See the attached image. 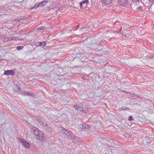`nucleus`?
Segmentation results:
<instances>
[{
  "label": "nucleus",
  "mask_w": 154,
  "mask_h": 154,
  "mask_svg": "<svg viewBox=\"0 0 154 154\" xmlns=\"http://www.w3.org/2000/svg\"><path fill=\"white\" fill-rule=\"evenodd\" d=\"M16 40V37L14 36H11L8 38V40L10 41L12 40Z\"/></svg>",
  "instance_id": "obj_13"
},
{
  "label": "nucleus",
  "mask_w": 154,
  "mask_h": 154,
  "mask_svg": "<svg viewBox=\"0 0 154 154\" xmlns=\"http://www.w3.org/2000/svg\"><path fill=\"white\" fill-rule=\"evenodd\" d=\"M20 142L21 143L22 145L24 146V147L27 148H29L30 147V144L29 143L25 140L20 138Z\"/></svg>",
  "instance_id": "obj_4"
},
{
  "label": "nucleus",
  "mask_w": 154,
  "mask_h": 154,
  "mask_svg": "<svg viewBox=\"0 0 154 154\" xmlns=\"http://www.w3.org/2000/svg\"><path fill=\"white\" fill-rule=\"evenodd\" d=\"M44 128L48 131H50L51 130V128L47 124H45L43 125Z\"/></svg>",
  "instance_id": "obj_9"
},
{
  "label": "nucleus",
  "mask_w": 154,
  "mask_h": 154,
  "mask_svg": "<svg viewBox=\"0 0 154 154\" xmlns=\"http://www.w3.org/2000/svg\"><path fill=\"white\" fill-rule=\"evenodd\" d=\"M22 19H23V20L24 19V18L23 17H21V18H20V19H16V20H15L16 21H20V20H21Z\"/></svg>",
  "instance_id": "obj_19"
},
{
  "label": "nucleus",
  "mask_w": 154,
  "mask_h": 154,
  "mask_svg": "<svg viewBox=\"0 0 154 154\" xmlns=\"http://www.w3.org/2000/svg\"><path fill=\"white\" fill-rule=\"evenodd\" d=\"M36 120L38 122V123L42 125H43V119L42 116L41 115H38L36 117Z\"/></svg>",
  "instance_id": "obj_6"
},
{
  "label": "nucleus",
  "mask_w": 154,
  "mask_h": 154,
  "mask_svg": "<svg viewBox=\"0 0 154 154\" xmlns=\"http://www.w3.org/2000/svg\"><path fill=\"white\" fill-rule=\"evenodd\" d=\"M80 111L81 112H83V110H80Z\"/></svg>",
  "instance_id": "obj_31"
},
{
  "label": "nucleus",
  "mask_w": 154,
  "mask_h": 154,
  "mask_svg": "<svg viewBox=\"0 0 154 154\" xmlns=\"http://www.w3.org/2000/svg\"><path fill=\"white\" fill-rule=\"evenodd\" d=\"M121 109L122 110H125L126 109H129V108H126L125 109H123V108L122 107L121 108Z\"/></svg>",
  "instance_id": "obj_25"
},
{
  "label": "nucleus",
  "mask_w": 154,
  "mask_h": 154,
  "mask_svg": "<svg viewBox=\"0 0 154 154\" xmlns=\"http://www.w3.org/2000/svg\"><path fill=\"white\" fill-rule=\"evenodd\" d=\"M149 3H152L153 2L154 0H149Z\"/></svg>",
  "instance_id": "obj_29"
},
{
  "label": "nucleus",
  "mask_w": 154,
  "mask_h": 154,
  "mask_svg": "<svg viewBox=\"0 0 154 154\" xmlns=\"http://www.w3.org/2000/svg\"><path fill=\"white\" fill-rule=\"evenodd\" d=\"M15 73L13 70H6L4 72V75H14Z\"/></svg>",
  "instance_id": "obj_5"
},
{
  "label": "nucleus",
  "mask_w": 154,
  "mask_h": 154,
  "mask_svg": "<svg viewBox=\"0 0 154 154\" xmlns=\"http://www.w3.org/2000/svg\"><path fill=\"white\" fill-rule=\"evenodd\" d=\"M62 128L63 129L61 131L62 135L64 136L65 138L69 139L71 138L72 140V141L75 143L80 140V139L79 137L74 135L71 131H67L63 127H62Z\"/></svg>",
  "instance_id": "obj_1"
},
{
  "label": "nucleus",
  "mask_w": 154,
  "mask_h": 154,
  "mask_svg": "<svg viewBox=\"0 0 154 154\" xmlns=\"http://www.w3.org/2000/svg\"><path fill=\"white\" fill-rule=\"evenodd\" d=\"M14 90L16 91H19L20 90V87L19 86H17V87L15 88Z\"/></svg>",
  "instance_id": "obj_17"
},
{
  "label": "nucleus",
  "mask_w": 154,
  "mask_h": 154,
  "mask_svg": "<svg viewBox=\"0 0 154 154\" xmlns=\"http://www.w3.org/2000/svg\"><path fill=\"white\" fill-rule=\"evenodd\" d=\"M27 94L31 96L34 97L35 96V94L34 93L31 92H28L26 93Z\"/></svg>",
  "instance_id": "obj_16"
},
{
  "label": "nucleus",
  "mask_w": 154,
  "mask_h": 154,
  "mask_svg": "<svg viewBox=\"0 0 154 154\" xmlns=\"http://www.w3.org/2000/svg\"><path fill=\"white\" fill-rule=\"evenodd\" d=\"M38 31L39 32H43V31L46 30V28L44 26H41V28H39L38 27Z\"/></svg>",
  "instance_id": "obj_11"
},
{
  "label": "nucleus",
  "mask_w": 154,
  "mask_h": 154,
  "mask_svg": "<svg viewBox=\"0 0 154 154\" xmlns=\"http://www.w3.org/2000/svg\"><path fill=\"white\" fill-rule=\"evenodd\" d=\"M82 79H83L84 80H85L86 79L85 78V76H82Z\"/></svg>",
  "instance_id": "obj_30"
},
{
  "label": "nucleus",
  "mask_w": 154,
  "mask_h": 154,
  "mask_svg": "<svg viewBox=\"0 0 154 154\" xmlns=\"http://www.w3.org/2000/svg\"><path fill=\"white\" fill-rule=\"evenodd\" d=\"M140 0H132V1L133 2H139Z\"/></svg>",
  "instance_id": "obj_28"
},
{
  "label": "nucleus",
  "mask_w": 154,
  "mask_h": 154,
  "mask_svg": "<svg viewBox=\"0 0 154 154\" xmlns=\"http://www.w3.org/2000/svg\"><path fill=\"white\" fill-rule=\"evenodd\" d=\"M117 30L118 31V32H120V33L122 34V35H123L124 36H125V32H124L123 31H122V32H121L122 31V30H121L119 29V30H118V29Z\"/></svg>",
  "instance_id": "obj_18"
},
{
  "label": "nucleus",
  "mask_w": 154,
  "mask_h": 154,
  "mask_svg": "<svg viewBox=\"0 0 154 154\" xmlns=\"http://www.w3.org/2000/svg\"><path fill=\"white\" fill-rule=\"evenodd\" d=\"M89 2V0H83L79 4V6L81 8H86Z\"/></svg>",
  "instance_id": "obj_3"
},
{
  "label": "nucleus",
  "mask_w": 154,
  "mask_h": 154,
  "mask_svg": "<svg viewBox=\"0 0 154 154\" xmlns=\"http://www.w3.org/2000/svg\"><path fill=\"white\" fill-rule=\"evenodd\" d=\"M22 47L21 46H18L17 47V49L18 50H20L22 49Z\"/></svg>",
  "instance_id": "obj_21"
},
{
  "label": "nucleus",
  "mask_w": 154,
  "mask_h": 154,
  "mask_svg": "<svg viewBox=\"0 0 154 154\" xmlns=\"http://www.w3.org/2000/svg\"><path fill=\"white\" fill-rule=\"evenodd\" d=\"M32 129L34 131V134L37 136L36 138L40 140H41L42 138L43 133L42 132L39 131L37 128L34 127Z\"/></svg>",
  "instance_id": "obj_2"
},
{
  "label": "nucleus",
  "mask_w": 154,
  "mask_h": 154,
  "mask_svg": "<svg viewBox=\"0 0 154 154\" xmlns=\"http://www.w3.org/2000/svg\"><path fill=\"white\" fill-rule=\"evenodd\" d=\"M138 11L139 10L141 11V10H142V7H140L138 8Z\"/></svg>",
  "instance_id": "obj_27"
},
{
  "label": "nucleus",
  "mask_w": 154,
  "mask_h": 154,
  "mask_svg": "<svg viewBox=\"0 0 154 154\" xmlns=\"http://www.w3.org/2000/svg\"><path fill=\"white\" fill-rule=\"evenodd\" d=\"M94 75V73H91L89 74L88 75L89 77H90L91 76H93Z\"/></svg>",
  "instance_id": "obj_24"
},
{
  "label": "nucleus",
  "mask_w": 154,
  "mask_h": 154,
  "mask_svg": "<svg viewBox=\"0 0 154 154\" xmlns=\"http://www.w3.org/2000/svg\"><path fill=\"white\" fill-rule=\"evenodd\" d=\"M73 107L76 109L78 110L81 109H83V106L81 105H74Z\"/></svg>",
  "instance_id": "obj_12"
},
{
  "label": "nucleus",
  "mask_w": 154,
  "mask_h": 154,
  "mask_svg": "<svg viewBox=\"0 0 154 154\" xmlns=\"http://www.w3.org/2000/svg\"><path fill=\"white\" fill-rule=\"evenodd\" d=\"M119 4L123 7H125L127 4V0H118Z\"/></svg>",
  "instance_id": "obj_7"
},
{
  "label": "nucleus",
  "mask_w": 154,
  "mask_h": 154,
  "mask_svg": "<svg viewBox=\"0 0 154 154\" xmlns=\"http://www.w3.org/2000/svg\"><path fill=\"white\" fill-rule=\"evenodd\" d=\"M39 7V6L38 4L37 3H35V5H34V6L32 7V8H29V10H32L33 9H35V8H37L38 7Z\"/></svg>",
  "instance_id": "obj_15"
},
{
  "label": "nucleus",
  "mask_w": 154,
  "mask_h": 154,
  "mask_svg": "<svg viewBox=\"0 0 154 154\" xmlns=\"http://www.w3.org/2000/svg\"><path fill=\"white\" fill-rule=\"evenodd\" d=\"M42 2H43V5H44L45 4V2H48V1H44Z\"/></svg>",
  "instance_id": "obj_23"
},
{
  "label": "nucleus",
  "mask_w": 154,
  "mask_h": 154,
  "mask_svg": "<svg viewBox=\"0 0 154 154\" xmlns=\"http://www.w3.org/2000/svg\"><path fill=\"white\" fill-rule=\"evenodd\" d=\"M113 0H101V2L103 3H105L106 4L111 3L112 2Z\"/></svg>",
  "instance_id": "obj_8"
},
{
  "label": "nucleus",
  "mask_w": 154,
  "mask_h": 154,
  "mask_svg": "<svg viewBox=\"0 0 154 154\" xmlns=\"http://www.w3.org/2000/svg\"><path fill=\"white\" fill-rule=\"evenodd\" d=\"M46 42H38L36 43V45L37 46H45L46 45Z\"/></svg>",
  "instance_id": "obj_10"
},
{
  "label": "nucleus",
  "mask_w": 154,
  "mask_h": 154,
  "mask_svg": "<svg viewBox=\"0 0 154 154\" xmlns=\"http://www.w3.org/2000/svg\"><path fill=\"white\" fill-rule=\"evenodd\" d=\"M128 120L130 121H131L133 120L132 116H130L128 117Z\"/></svg>",
  "instance_id": "obj_22"
},
{
  "label": "nucleus",
  "mask_w": 154,
  "mask_h": 154,
  "mask_svg": "<svg viewBox=\"0 0 154 154\" xmlns=\"http://www.w3.org/2000/svg\"><path fill=\"white\" fill-rule=\"evenodd\" d=\"M22 94L23 95H25L26 94H26V92L24 91V92H23L22 93Z\"/></svg>",
  "instance_id": "obj_26"
},
{
  "label": "nucleus",
  "mask_w": 154,
  "mask_h": 154,
  "mask_svg": "<svg viewBox=\"0 0 154 154\" xmlns=\"http://www.w3.org/2000/svg\"><path fill=\"white\" fill-rule=\"evenodd\" d=\"M42 3H43V2H39L37 4L39 6V7H40V6H42L43 5Z\"/></svg>",
  "instance_id": "obj_20"
},
{
  "label": "nucleus",
  "mask_w": 154,
  "mask_h": 154,
  "mask_svg": "<svg viewBox=\"0 0 154 154\" xmlns=\"http://www.w3.org/2000/svg\"><path fill=\"white\" fill-rule=\"evenodd\" d=\"M89 127H90L89 125L86 124H84L82 126V129H88Z\"/></svg>",
  "instance_id": "obj_14"
}]
</instances>
